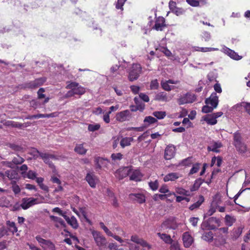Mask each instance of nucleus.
Here are the masks:
<instances>
[{
    "label": "nucleus",
    "mask_w": 250,
    "mask_h": 250,
    "mask_svg": "<svg viewBox=\"0 0 250 250\" xmlns=\"http://www.w3.org/2000/svg\"><path fill=\"white\" fill-rule=\"evenodd\" d=\"M184 246L186 248H189L193 243L194 239L188 232H185L182 236Z\"/></svg>",
    "instance_id": "ddd939ff"
},
{
    "label": "nucleus",
    "mask_w": 250,
    "mask_h": 250,
    "mask_svg": "<svg viewBox=\"0 0 250 250\" xmlns=\"http://www.w3.org/2000/svg\"><path fill=\"white\" fill-rule=\"evenodd\" d=\"M143 239L140 238L137 235H132L131 237V241L137 244H139Z\"/></svg>",
    "instance_id": "bf43d9fd"
},
{
    "label": "nucleus",
    "mask_w": 250,
    "mask_h": 250,
    "mask_svg": "<svg viewBox=\"0 0 250 250\" xmlns=\"http://www.w3.org/2000/svg\"><path fill=\"white\" fill-rule=\"evenodd\" d=\"M224 52L228 55L230 58L235 60H240L242 58V57L239 56L237 53L233 50L225 47L223 48Z\"/></svg>",
    "instance_id": "f3484780"
},
{
    "label": "nucleus",
    "mask_w": 250,
    "mask_h": 250,
    "mask_svg": "<svg viewBox=\"0 0 250 250\" xmlns=\"http://www.w3.org/2000/svg\"><path fill=\"white\" fill-rule=\"evenodd\" d=\"M187 3L193 7H197L199 5V2L197 0H186Z\"/></svg>",
    "instance_id": "052dcab7"
},
{
    "label": "nucleus",
    "mask_w": 250,
    "mask_h": 250,
    "mask_svg": "<svg viewBox=\"0 0 250 250\" xmlns=\"http://www.w3.org/2000/svg\"><path fill=\"white\" fill-rule=\"evenodd\" d=\"M9 147L16 151H20L22 149V147L21 146L14 144H10Z\"/></svg>",
    "instance_id": "4d7b16f0"
},
{
    "label": "nucleus",
    "mask_w": 250,
    "mask_h": 250,
    "mask_svg": "<svg viewBox=\"0 0 250 250\" xmlns=\"http://www.w3.org/2000/svg\"><path fill=\"white\" fill-rule=\"evenodd\" d=\"M11 184L12 185L11 188L15 194H19L21 190L20 187L16 184V181H12Z\"/></svg>",
    "instance_id": "e433bc0d"
},
{
    "label": "nucleus",
    "mask_w": 250,
    "mask_h": 250,
    "mask_svg": "<svg viewBox=\"0 0 250 250\" xmlns=\"http://www.w3.org/2000/svg\"><path fill=\"white\" fill-rule=\"evenodd\" d=\"M209 104H207L206 105H204L203 106L202 111L203 112L205 113H208L212 112V111L215 109L213 106H209Z\"/></svg>",
    "instance_id": "de8ad7c7"
},
{
    "label": "nucleus",
    "mask_w": 250,
    "mask_h": 250,
    "mask_svg": "<svg viewBox=\"0 0 250 250\" xmlns=\"http://www.w3.org/2000/svg\"><path fill=\"white\" fill-rule=\"evenodd\" d=\"M85 179L87 182L89 186L93 188L96 187V184L98 182V179L97 177L92 172L87 173Z\"/></svg>",
    "instance_id": "9b49d317"
},
{
    "label": "nucleus",
    "mask_w": 250,
    "mask_h": 250,
    "mask_svg": "<svg viewBox=\"0 0 250 250\" xmlns=\"http://www.w3.org/2000/svg\"><path fill=\"white\" fill-rule=\"evenodd\" d=\"M182 177V175L177 172H171L167 174L164 178L165 182L173 181Z\"/></svg>",
    "instance_id": "412c9836"
},
{
    "label": "nucleus",
    "mask_w": 250,
    "mask_h": 250,
    "mask_svg": "<svg viewBox=\"0 0 250 250\" xmlns=\"http://www.w3.org/2000/svg\"><path fill=\"white\" fill-rule=\"evenodd\" d=\"M235 221L236 219L234 216L227 214L225 217V224L229 227L231 226Z\"/></svg>",
    "instance_id": "473e14b6"
},
{
    "label": "nucleus",
    "mask_w": 250,
    "mask_h": 250,
    "mask_svg": "<svg viewBox=\"0 0 250 250\" xmlns=\"http://www.w3.org/2000/svg\"><path fill=\"white\" fill-rule=\"evenodd\" d=\"M185 10L182 8L176 7L172 12L177 16H180L184 14L185 13Z\"/></svg>",
    "instance_id": "6e6d98bb"
},
{
    "label": "nucleus",
    "mask_w": 250,
    "mask_h": 250,
    "mask_svg": "<svg viewBox=\"0 0 250 250\" xmlns=\"http://www.w3.org/2000/svg\"><path fill=\"white\" fill-rule=\"evenodd\" d=\"M91 233L97 246L105 247L106 246V239L101 232L97 230H92Z\"/></svg>",
    "instance_id": "f03ea898"
},
{
    "label": "nucleus",
    "mask_w": 250,
    "mask_h": 250,
    "mask_svg": "<svg viewBox=\"0 0 250 250\" xmlns=\"http://www.w3.org/2000/svg\"><path fill=\"white\" fill-rule=\"evenodd\" d=\"M172 98V96L168 95L166 92H161L155 95L154 100L158 101L167 102L170 101Z\"/></svg>",
    "instance_id": "4468645a"
},
{
    "label": "nucleus",
    "mask_w": 250,
    "mask_h": 250,
    "mask_svg": "<svg viewBox=\"0 0 250 250\" xmlns=\"http://www.w3.org/2000/svg\"><path fill=\"white\" fill-rule=\"evenodd\" d=\"M126 1V0H118L116 4V8L118 9L123 10V6Z\"/></svg>",
    "instance_id": "13d9d810"
},
{
    "label": "nucleus",
    "mask_w": 250,
    "mask_h": 250,
    "mask_svg": "<svg viewBox=\"0 0 250 250\" xmlns=\"http://www.w3.org/2000/svg\"><path fill=\"white\" fill-rule=\"evenodd\" d=\"M196 99V96L194 94L188 93L186 94L181 96L177 100V102L179 104H186L192 103L194 102Z\"/></svg>",
    "instance_id": "20e7f679"
},
{
    "label": "nucleus",
    "mask_w": 250,
    "mask_h": 250,
    "mask_svg": "<svg viewBox=\"0 0 250 250\" xmlns=\"http://www.w3.org/2000/svg\"><path fill=\"white\" fill-rule=\"evenodd\" d=\"M134 101L136 105V106L137 108H138V110L141 112L143 111L145 109V104L138 97H135Z\"/></svg>",
    "instance_id": "72a5a7b5"
},
{
    "label": "nucleus",
    "mask_w": 250,
    "mask_h": 250,
    "mask_svg": "<svg viewBox=\"0 0 250 250\" xmlns=\"http://www.w3.org/2000/svg\"><path fill=\"white\" fill-rule=\"evenodd\" d=\"M198 220L199 218L198 217H191L189 220V222L194 227L197 226Z\"/></svg>",
    "instance_id": "774afa93"
},
{
    "label": "nucleus",
    "mask_w": 250,
    "mask_h": 250,
    "mask_svg": "<svg viewBox=\"0 0 250 250\" xmlns=\"http://www.w3.org/2000/svg\"><path fill=\"white\" fill-rule=\"evenodd\" d=\"M6 176L11 181H16V182L20 179V176L18 172L14 170H9L5 171Z\"/></svg>",
    "instance_id": "6ab92c4d"
},
{
    "label": "nucleus",
    "mask_w": 250,
    "mask_h": 250,
    "mask_svg": "<svg viewBox=\"0 0 250 250\" xmlns=\"http://www.w3.org/2000/svg\"><path fill=\"white\" fill-rule=\"evenodd\" d=\"M142 72V67L139 64H133L129 72V78H138Z\"/></svg>",
    "instance_id": "0eeeda50"
},
{
    "label": "nucleus",
    "mask_w": 250,
    "mask_h": 250,
    "mask_svg": "<svg viewBox=\"0 0 250 250\" xmlns=\"http://www.w3.org/2000/svg\"><path fill=\"white\" fill-rule=\"evenodd\" d=\"M222 146V144L220 142H213L210 144L208 146V151H211L215 152H219V148Z\"/></svg>",
    "instance_id": "5701e85b"
},
{
    "label": "nucleus",
    "mask_w": 250,
    "mask_h": 250,
    "mask_svg": "<svg viewBox=\"0 0 250 250\" xmlns=\"http://www.w3.org/2000/svg\"><path fill=\"white\" fill-rule=\"evenodd\" d=\"M192 157H188L181 161L180 165L182 166H188L192 164Z\"/></svg>",
    "instance_id": "c03bdc74"
},
{
    "label": "nucleus",
    "mask_w": 250,
    "mask_h": 250,
    "mask_svg": "<svg viewBox=\"0 0 250 250\" xmlns=\"http://www.w3.org/2000/svg\"><path fill=\"white\" fill-rule=\"evenodd\" d=\"M38 199L32 197L23 198L21 200V207L23 209H27L33 206L38 204Z\"/></svg>",
    "instance_id": "39448f33"
},
{
    "label": "nucleus",
    "mask_w": 250,
    "mask_h": 250,
    "mask_svg": "<svg viewBox=\"0 0 250 250\" xmlns=\"http://www.w3.org/2000/svg\"><path fill=\"white\" fill-rule=\"evenodd\" d=\"M200 164L199 163L194 164L189 171V174L191 175L197 172L200 168Z\"/></svg>",
    "instance_id": "a18cd8bd"
},
{
    "label": "nucleus",
    "mask_w": 250,
    "mask_h": 250,
    "mask_svg": "<svg viewBox=\"0 0 250 250\" xmlns=\"http://www.w3.org/2000/svg\"><path fill=\"white\" fill-rule=\"evenodd\" d=\"M41 158L43 160L44 162L48 165L51 168H54V165L50 161L51 160H57V157L50 153L42 152L41 154Z\"/></svg>",
    "instance_id": "6e6552de"
},
{
    "label": "nucleus",
    "mask_w": 250,
    "mask_h": 250,
    "mask_svg": "<svg viewBox=\"0 0 250 250\" xmlns=\"http://www.w3.org/2000/svg\"><path fill=\"white\" fill-rule=\"evenodd\" d=\"M143 175L140 171L135 170L131 173L130 176V179L135 181H140Z\"/></svg>",
    "instance_id": "a878e982"
},
{
    "label": "nucleus",
    "mask_w": 250,
    "mask_h": 250,
    "mask_svg": "<svg viewBox=\"0 0 250 250\" xmlns=\"http://www.w3.org/2000/svg\"><path fill=\"white\" fill-rule=\"evenodd\" d=\"M57 112H53L50 114H41V118H53L58 116Z\"/></svg>",
    "instance_id": "680f3d73"
},
{
    "label": "nucleus",
    "mask_w": 250,
    "mask_h": 250,
    "mask_svg": "<svg viewBox=\"0 0 250 250\" xmlns=\"http://www.w3.org/2000/svg\"><path fill=\"white\" fill-rule=\"evenodd\" d=\"M153 115L158 119H162L166 116V113L165 111H155L153 113Z\"/></svg>",
    "instance_id": "79ce46f5"
},
{
    "label": "nucleus",
    "mask_w": 250,
    "mask_h": 250,
    "mask_svg": "<svg viewBox=\"0 0 250 250\" xmlns=\"http://www.w3.org/2000/svg\"><path fill=\"white\" fill-rule=\"evenodd\" d=\"M204 197L202 195H200L199 197L198 200L197 202H196L195 203L191 205L189 207V208L191 210H192L194 209L197 208L201 205V204L204 202Z\"/></svg>",
    "instance_id": "c85d7f7f"
},
{
    "label": "nucleus",
    "mask_w": 250,
    "mask_h": 250,
    "mask_svg": "<svg viewBox=\"0 0 250 250\" xmlns=\"http://www.w3.org/2000/svg\"><path fill=\"white\" fill-rule=\"evenodd\" d=\"M6 224L9 227V230L12 232L13 233L16 232L18 231L17 228L16 226L15 223L14 222H10L8 221L6 222Z\"/></svg>",
    "instance_id": "ea45409f"
},
{
    "label": "nucleus",
    "mask_w": 250,
    "mask_h": 250,
    "mask_svg": "<svg viewBox=\"0 0 250 250\" xmlns=\"http://www.w3.org/2000/svg\"><path fill=\"white\" fill-rule=\"evenodd\" d=\"M242 142H243L241 134L238 131L235 132L233 134V145H237L238 146Z\"/></svg>",
    "instance_id": "c756f323"
},
{
    "label": "nucleus",
    "mask_w": 250,
    "mask_h": 250,
    "mask_svg": "<svg viewBox=\"0 0 250 250\" xmlns=\"http://www.w3.org/2000/svg\"><path fill=\"white\" fill-rule=\"evenodd\" d=\"M213 233L212 231L204 232L202 235V238L205 241L210 242L213 240Z\"/></svg>",
    "instance_id": "f704fd0d"
},
{
    "label": "nucleus",
    "mask_w": 250,
    "mask_h": 250,
    "mask_svg": "<svg viewBox=\"0 0 250 250\" xmlns=\"http://www.w3.org/2000/svg\"><path fill=\"white\" fill-rule=\"evenodd\" d=\"M157 122V120L152 116H146L144 120L145 127H147L149 125L153 124Z\"/></svg>",
    "instance_id": "bb28decb"
},
{
    "label": "nucleus",
    "mask_w": 250,
    "mask_h": 250,
    "mask_svg": "<svg viewBox=\"0 0 250 250\" xmlns=\"http://www.w3.org/2000/svg\"><path fill=\"white\" fill-rule=\"evenodd\" d=\"M241 106H243L247 113L250 115V103L243 102L240 104Z\"/></svg>",
    "instance_id": "e2e57ef3"
},
{
    "label": "nucleus",
    "mask_w": 250,
    "mask_h": 250,
    "mask_svg": "<svg viewBox=\"0 0 250 250\" xmlns=\"http://www.w3.org/2000/svg\"><path fill=\"white\" fill-rule=\"evenodd\" d=\"M159 83L157 82V79H155L151 81L150 84V88L151 89H156L158 87Z\"/></svg>",
    "instance_id": "338daca9"
},
{
    "label": "nucleus",
    "mask_w": 250,
    "mask_h": 250,
    "mask_svg": "<svg viewBox=\"0 0 250 250\" xmlns=\"http://www.w3.org/2000/svg\"><path fill=\"white\" fill-rule=\"evenodd\" d=\"M13 163L14 165H20L23 163L24 161V159L19 155L14 157L12 159Z\"/></svg>",
    "instance_id": "a19ab883"
},
{
    "label": "nucleus",
    "mask_w": 250,
    "mask_h": 250,
    "mask_svg": "<svg viewBox=\"0 0 250 250\" xmlns=\"http://www.w3.org/2000/svg\"><path fill=\"white\" fill-rule=\"evenodd\" d=\"M36 239L44 250H56L55 245L49 240H45L38 235Z\"/></svg>",
    "instance_id": "7ed1b4c3"
},
{
    "label": "nucleus",
    "mask_w": 250,
    "mask_h": 250,
    "mask_svg": "<svg viewBox=\"0 0 250 250\" xmlns=\"http://www.w3.org/2000/svg\"><path fill=\"white\" fill-rule=\"evenodd\" d=\"M94 163L96 170L101 169L103 167H106L108 160L102 157L96 156L94 157Z\"/></svg>",
    "instance_id": "1a4fd4ad"
},
{
    "label": "nucleus",
    "mask_w": 250,
    "mask_h": 250,
    "mask_svg": "<svg viewBox=\"0 0 250 250\" xmlns=\"http://www.w3.org/2000/svg\"><path fill=\"white\" fill-rule=\"evenodd\" d=\"M131 117L130 111L126 109L117 113L116 120L120 122H123L129 121Z\"/></svg>",
    "instance_id": "423d86ee"
},
{
    "label": "nucleus",
    "mask_w": 250,
    "mask_h": 250,
    "mask_svg": "<svg viewBox=\"0 0 250 250\" xmlns=\"http://www.w3.org/2000/svg\"><path fill=\"white\" fill-rule=\"evenodd\" d=\"M219 100L218 97L217 96L215 92H213L208 98H207L205 100V103L206 104H209L216 108L218 104Z\"/></svg>",
    "instance_id": "9d476101"
},
{
    "label": "nucleus",
    "mask_w": 250,
    "mask_h": 250,
    "mask_svg": "<svg viewBox=\"0 0 250 250\" xmlns=\"http://www.w3.org/2000/svg\"><path fill=\"white\" fill-rule=\"evenodd\" d=\"M100 128V125L99 124H89L88 126V130L89 131H95L98 130Z\"/></svg>",
    "instance_id": "8fccbe9b"
},
{
    "label": "nucleus",
    "mask_w": 250,
    "mask_h": 250,
    "mask_svg": "<svg viewBox=\"0 0 250 250\" xmlns=\"http://www.w3.org/2000/svg\"><path fill=\"white\" fill-rule=\"evenodd\" d=\"M74 151L79 154L84 155L87 152V149L84 148L83 144H77Z\"/></svg>",
    "instance_id": "cd10ccee"
},
{
    "label": "nucleus",
    "mask_w": 250,
    "mask_h": 250,
    "mask_svg": "<svg viewBox=\"0 0 250 250\" xmlns=\"http://www.w3.org/2000/svg\"><path fill=\"white\" fill-rule=\"evenodd\" d=\"M170 250H181L180 245L177 241H172L170 243Z\"/></svg>",
    "instance_id": "37998d69"
},
{
    "label": "nucleus",
    "mask_w": 250,
    "mask_h": 250,
    "mask_svg": "<svg viewBox=\"0 0 250 250\" xmlns=\"http://www.w3.org/2000/svg\"><path fill=\"white\" fill-rule=\"evenodd\" d=\"M130 168L128 167H124L118 169L115 173L116 177L119 179H123L129 173Z\"/></svg>",
    "instance_id": "f8f14e48"
},
{
    "label": "nucleus",
    "mask_w": 250,
    "mask_h": 250,
    "mask_svg": "<svg viewBox=\"0 0 250 250\" xmlns=\"http://www.w3.org/2000/svg\"><path fill=\"white\" fill-rule=\"evenodd\" d=\"M175 147L174 145H169L167 146L165 151V158L166 160H170L175 155Z\"/></svg>",
    "instance_id": "2eb2a0df"
},
{
    "label": "nucleus",
    "mask_w": 250,
    "mask_h": 250,
    "mask_svg": "<svg viewBox=\"0 0 250 250\" xmlns=\"http://www.w3.org/2000/svg\"><path fill=\"white\" fill-rule=\"evenodd\" d=\"M42 152L39 151L37 148H33L30 152V154L33 156L35 159L38 158L39 156L41 157Z\"/></svg>",
    "instance_id": "3c124183"
},
{
    "label": "nucleus",
    "mask_w": 250,
    "mask_h": 250,
    "mask_svg": "<svg viewBox=\"0 0 250 250\" xmlns=\"http://www.w3.org/2000/svg\"><path fill=\"white\" fill-rule=\"evenodd\" d=\"M166 27L165 19L162 17H159L156 19L155 25L152 28L157 31H162Z\"/></svg>",
    "instance_id": "dca6fc26"
},
{
    "label": "nucleus",
    "mask_w": 250,
    "mask_h": 250,
    "mask_svg": "<svg viewBox=\"0 0 250 250\" xmlns=\"http://www.w3.org/2000/svg\"><path fill=\"white\" fill-rule=\"evenodd\" d=\"M64 218L67 223L73 229H76L78 228L79 224L76 218L74 216H72L71 217H69L67 215H65L64 216Z\"/></svg>",
    "instance_id": "4be33fe9"
},
{
    "label": "nucleus",
    "mask_w": 250,
    "mask_h": 250,
    "mask_svg": "<svg viewBox=\"0 0 250 250\" xmlns=\"http://www.w3.org/2000/svg\"><path fill=\"white\" fill-rule=\"evenodd\" d=\"M149 186L150 188L153 190H156L157 189L159 186L158 181L157 180H155L154 182H150L148 183Z\"/></svg>",
    "instance_id": "864d4df0"
},
{
    "label": "nucleus",
    "mask_w": 250,
    "mask_h": 250,
    "mask_svg": "<svg viewBox=\"0 0 250 250\" xmlns=\"http://www.w3.org/2000/svg\"><path fill=\"white\" fill-rule=\"evenodd\" d=\"M54 68L55 69V70L56 71V72L59 73H62L65 72L64 68L62 66V65H59L55 64L53 65Z\"/></svg>",
    "instance_id": "5fc2aeb1"
},
{
    "label": "nucleus",
    "mask_w": 250,
    "mask_h": 250,
    "mask_svg": "<svg viewBox=\"0 0 250 250\" xmlns=\"http://www.w3.org/2000/svg\"><path fill=\"white\" fill-rule=\"evenodd\" d=\"M157 235L160 237L166 243L170 244L173 241L170 235L165 234L161 233L160 232L157 233Z\"/></svg>",
    "instance_id": "2f4dec72"
},
{
    "label": "nucleus",
    "mask_w": 250,
    "mask_h": 250,
    "mask_svg": "<svg viewBox=\"0 0 250 250\" xmlns=\"http://www.w3.org/2000/svg\"><path fill=\"white\" fill-rule=\"evenodd\" d=\"M133 141L132 137H123L120 142V145L122 148H125L126 146H129Z\"/></svg>",
    "instance_id": "393cba45"
},
{
    "label": "nucleus",
    "mask_w": 250,
    "mask_h": 250,
    "mask_svg": "<svg viewBox=\"0 0 250 250\" xmlns=\"http://www.w3.org/2000/svg\"><path fill=\"white\" fill-rule=\"evenodd\" d=\"M101 228L104 230L106 234L108 236H112V233L109 229L104 225L103 222L99 223Z\"/></svg>",
    "instance_id": "603ef678"
},
{
    "label": "nucleus",
    "mask_w": 250,
    "mask_h": 250,
    "mask_svg": "<svg viewBox=\"0 0 250 250\" xmlns=\"http://www.w3.org/2000/svg\"><path fill=\"white\" fill-rule=\"evenodd\" d=\"M66 86L67 89H70L65 95V98H69L75 95H82L85 92V88L76 82H68Z\"/></svg>",
    "instance_id": "f257e3e1"
},
{
    "label": "nucleus",
    "mask_w": 250,
    "mask_h": 250,
    "mask_svg": "<svg viewBox=\"0 0 250 250\" xmlns=\"http://www.w3.org/2000/svg\"><path fill=\"white\" fill-rule=\"evenodd\" d=\"M203 119L210 125H214L217 124V121L214 118L212 114L207 115L203 117Z\"/></svg>",
    "instance_id": "b1692460"
},
{
    "label": "nucleus",
    "mask_w": 250,
    "mask_h": 250,
    "mask_svg": "<svg viewBox=\"0 0 250 250\" xmlns=\"http://www.w3.org/2000/svg\"><path fill=\"white\" fill-rule=\"evenodd\" d=\"M50 218L54 222L58 223L59 224H56V227L59 228L60 226L62 227H64L65 224L64 221L61 218H59L57 216H55L54 215H50Z\"/></svg>",
    "instance_id": "7c9ffc66"
},
{
    "label": "nucleus",
    "mask_w": 250,
    "mask_h": 250,
    "mask_svg": "<svg viewBox=\"0 0 250 250\" xmlns=\"http://www.w3.org/2000/svg\"><path fill=\"white\" fill-rule=\"evenodd\" d=\"M129 198L140 204L144 203L146 201L145 195L142 193H131L129 195Z\"/></svg>",
    "instance_id": "a211bd4d"
},
{
    "label": "nucleus",
    "mask_w": 250,
    "mask_h": 250,
    "mask_svg": "<svg viewBox=\"0 0 250 250\" xmlns=\"http://www.w3.org/2000/svg\"><path fill=\"white\" fill-rule=\"evenodd\" d=\"M236 147L237 150L240 153H245L247 151V147L246 146V145L243 143L242 142L240 143L239 145H235L234 146Z\"/></svg>",
    "instance_id": "c9c22d12"
},
{
    "label": "nucleus",
    "mask_w": 250,
    "mask_h": 250,
    "mask_svg": "<svg viewBox=\"0 0 250 250\" xmlns=\"http://www.w3.org/2000/svg\"><path fill=\"white\" fill-rule=\"evenodd\" d=\"M176 192L179 194L185 195L186 196H190V193L189 191L187 190L182 188H177L175 189Z\"/></svg>",
    "instance_id": "58836bf2"
},
{
    "label": "nucleus",
    "mask_w": 250,
    "mask_h": 250,
    "mask_svg": "<svg viewBox=\"0 0 250 250\" xmlns=\"http://www.w3.org/2000/svg\"><path fill=\"white\" fill-rule=\"evenodd\" d=\"M111 158L115 162L120 161L123 158V155L121 153H113L111 155Z\"/></svg>",
    "instance_id": "49530a36"
},
{
    "label": "nucleus",
    "mask_w": 250,
    "mask_h": 250,
    "mask_svg": "<svg viewBox=\"0 0 250 250\" xmlns=\"http://www.w3.org/2000/svg\"><path fill=\"white\" fill-rule=\"evenodd\" d=\"M41 85L40 83L37 82V80H35L31 83H29V84L28 85V87L30 88H35L38 87L39 86Z\"/></svg>",
    "instance_id": "0e129e2a"
},
{
    "label": "nucleus",
    "mask_w": 250,
    "mask_h": 250,
    "mask_svg": "<svg viewBox=\"0 0 250 250\" xmlns=\"http://www.w3.org/2000/svg\"><path fill=\"white\" fill-rule=\"evenodd\" d=\"M36 173L32 170H29L27 172V177L30 179H35L36 178Z\"/></svg>",
    "instance_id": "69168bd1"
},
{
    "label": "nucleus",
    "mask_w": 250,
    "mask_h": 250,
    "mask_svg": "<svg viewBox=\"0 0 250 250\" xmlns=\"http://www.w3.org/2000/svg\"><path fill=\"white\" fill-rule=\"evenodd\" d=\"M169 84L170 83H168L167 81L165 82H162V83H161V84H162V86L163 88L167 91H170L173 88L172 86L170 85Z\"/></svg>",
    "instance_id": "09e8293b"
},
{
    "label": "nucleus",
    "mask_w": 250,
    "mask_h": 250,
    "mask_svg": "<svg viewBox=\"0 0 250 250\" xmlns=\"http://www.w3.org/2000/svg\"><path fill=\"white\" fill-rule=\"evenodd\" d=\"M207 223L210 229H214L216 228V226L220 225V221L216 217H212L208 219Z\"/></svg>",
    "instance_id": "aec40b11"
},
{
    "label": "nucleus",
    "mask_w": 250,
    "mask_h": 250,
    "mask_svg": "<svg viewBox=\"0 0 250 250\" xmlns=\"http://www.w3.org/2000/svg\"><path fill=\"white\" fill-rule=\"evenodd\" d=\"M226 241V238L222 235H218L215 239L216 245L217 246L225 244Z\"/></svg>",
    "instance_id": "4c0bfd02"
}]
</instances>
